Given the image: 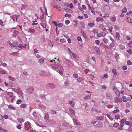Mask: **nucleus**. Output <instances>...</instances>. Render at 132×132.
Masks as SVG:
<instances>
[{
	"mask_svg": "<svg viewBox=\"0 0 132 132\" xmlns=\"http://www.w3.org/2000/svg\"><path fill=\"white\" fill-rule=\"evenodd\" d=\"M126 21L129 23H131V24H132V20L130 18H127L126 19Z\"/></svg>",
	"mask_w": 132,
	"mask_h": 132,
	"instance_id": "1",
	"label": "nucleus"
},
{
	"mask_svg": "<svg viewBox=\"0 0 132 132\" xmlns=\"http://www.w3.org/2000/svg\"><path fill=\"white\" fill-rule=\"evenodd\" d=\"M88 25L89 26L93 27L94 26V24L93 23H89Z\"/></svg>",
	"mask_w": 132,
	"mask_h": 132,
	"instance_id": "2",
	"label": "nucleus"
},
{
	"mask_svg": "<svg viewBox=\"0 0 132 132\" xmlns=\"http://www.w3.org/2000/svg\"><path fill=\"white\" fill-rule=\"evenodd\" d=\"M93 49L95 50L96 51H98L99 50L98 48L97 47V46H93Z\"/></svg>",
	"mask_w": 132,
	"mask_h": 132,
	"instance_id": "3",
	"label": "nucleus"
},
{
	"mask_svg": "<svg viewBox=\"0 0 132 132\" xmlns=\"http://www.w3.org/2000/svg\"><path fill=\"white\" fill-rule=\"evenodd\" d=\"M64 16L65 17L70 18L71 17V15L70 14L66 13L65 14Z\"/></svg>",
	"mask_w": 132,
	"mask_h": 132,
	"instance_id": "4",
	"label": "nucleus"
},
{
	"mask_svg": "<svg viewBox=\"0 0 132 132\" xmlns=\"http://www.w3.org/2000/svg\"><path fill=\"white\" fill-rule=\"evenodd\" d=\"M103 19L102 18H101V17H98V18H97V19H96V21L97 22H98L99 21H100L102 20Z\"/></svg>",
	"mask_w": 132,
	"mask_h": 132,
	"instance_id": "5",
	"label": "nucleus"
},
{
	"mask_svg": "<svg viewBox=\"0 0 132 132\" xmlns=\"http://www.w3.org/2000/svg\"><path fill=\"white\" fill-rule=\"evenodd\" d=\"M116 38H119L120 37V35L119 34L118 32H116Z\"/></svg>",
	"mask_w": 132,
	"mask_h": 132,
	"instance_id": "6",
	"label": "nucleus"
},
{
	"mask_svg": "<svg viewBox=\"0 0 132 132\" xmlns=\"http://www.w3.org/2000/svg\"><path fill=\"white\" fill-rule=\"evenodd\" d=\"M9 44L10 46L11 47H16V46L15 45H14L13 44H12L10 42V43Z\"/></svg>",
	"mask_w": 132,
	"mask_h": 132,
	"instance_id": "7",
	"label": "nucleus"
},
{
	"mask_svg": "<svg viewBox=\"0 0 132 132\" xmlns=\"http://www.w3.org/2000/svg\"><path fill=\"white\" fill-rule=\"evenodd\" d=\"M127 64L128 65H131L132 64V63L130 60H128L127 61Z\"/></svg>",
	"mask_w": 132,
	"mask_h": 132,
	"instance_id": "8",
	"label": "nucleus"
},
{
	"mask_svg": "<svg viewBox=\"0 0 132 132\" xmlns=\"http://www.w3.org/2000/svg\"><path fill=\"white\" fill-rule=\"evenodd\" d=\"M127 11L126 8V7L124 8L122 10L123 13H125Z\"/></svg>",
	"mask_w": 132,
	"mask_h": 132,
	"instance_id": "9",
	"label": "nucleus"
},
{
	"mask_svg": "<svg viewBox=\"0 0 132 132\" xmlns=\"http://www.w3.org/2000/svg\"><path fill=\"white\" fill-rule=\"evenodd\" d=\"M60 42L61 43H64L65 42V40L64 39H60Z\"/></svg>",
	"mask_w": 132,
	"mask_h": 132,
	"instance_id": "10",
	"label": "nucleus"
},
{
	"mask_svg": "<svg viewBox=\"0 0 132 132\" xmlns=\"http://www.w3.org/2000/svg\"><path fill=\"white\" fill-rule=\"evenodd\" d=\"M96 31H97V35L98 37H100L101 36V34L100 33H99L97 32V30H96Z\"/></svg>",
	"mask_w": 132,
	"mask_h": 132,
	"instance_id": "11",
	"label": "nucleus"
},
{
	"mask_svg": "<svg viewBox=\"0 0 132 132\" xmlns=\"http://www.w3.org/2000/svg\"><path fill=\"white\" fill-rule=\"evenodd\" d=\"M39 61L40 63H42L44 62V60L42 59H41L39 60Z\"/></svg>",
	"mask_w": 132,
	"mask_h": 132,
	"instance_id": "12",
	"label": "nucleus"
},
{
	"mask_svg": "<svg viewBox=\"0 0 132 132\" xmlns=\"http://www.w3.org/2000/svg\"><path fill=\"white\" fill-rule=\"evenodd\" d=\"M35 30L33 29H30L29 30V32L34 33L35 32Z\"/></svg>",
	"mask_w": 132,
	"mask_h": 132,
	"instance_id": "13",
	"label": "nucleus"
},
{
	"mask_svg": "<svg viewBox=\"0 0 132 132\" xmlns=\"http://www.w3.org/2000/svg\"><path fill=\"white\" fill-rule=\"evenodd\" d=\"M57 26L59 27H61L63 26V24L62 23H60L58 24Z\"/></svg>",
	"mask_w": 132,
	"mask_h": 132,
	"instance_id": "14",
	"label": "nucleus"
},
{
	"mask_svg": "<svg viewBox=\"0 0 132 132\" xmlns=\"http://www.w3.org/2000/svg\"><path fill=\"white\" fill-rule=\"evenodd\" d=\"M103 41L105 43H107L108 42V40L106 38H104L103 39Z\"/></svg>",
	"mask_w": 132,
	"mask_h": 132,
	"instance_id": "15",
	"label": "nucleus"
},
{
	"mask_svg": "<svg viewBox=\"0 0 132 132\" xmlns=\"http://www.w3.org/2000/svg\"><path fill=\"white\" fill-rule=\"evenodd\" d=\"M111 20L113 22H115L116 20V18L115 17H113L111 18Z\"/></svg>",
	"mask_w": 132,
	"mask_h": 132,
	"instance_id": "16",
	"label": "nucleus"
},
{
	"mask_svg": "<svg viewBox=\"0 0 132 132\" xmlns=\"http://www.w3.org/2000/svg\"><path fill=\"white\" fill-rule=\"evenodd\" d=\"M77 39L78 40L80 41H81L82 40L81 38L79 36H78L77 37Z\"/></svg>",
	"mask_w": 132,
	"mask_h": 132,
	"instance_id": "17",
	"label": "nucleus"
},
{
	"mask_svg": "<svg viewBox=\"0 0 132 132\" xmlns=\"http://www.w3.org/2000/svg\"><path fill=\"white\" fill-rule=\"evenodd\" d=\"M70 22V21L68 20H66L65 21V24L67 25Z\"/></svg>",
	"mask_w": 132,
	"mask_h": 132,
	"instance_id": "18",
	"label": "nucleus"
},
{
	"mask_svg": "<svg viewBox=\"0 0 132 132\" xmlns=\"http://www.w3.org/2000/svg\"><path fill=\"white\" fill-rule=\"evenodd\" d=\"M103 25L102 24H100L99 26V28L100 29H103Z\"/></svg>",
	"mask_w": 132,
	"mask_h": 132,
	"instance_id": "19",
	"label": "nucleus"
},
{
	"mask_svg": "<svg viewBox=\"0 0 132 132\" xmlns=\"http://www.w3.org/2000/svg\"><path fill=\"white\" fill-rule=\"evenodd\" d=\"M44 14H43L42 15L40 16V18L41 20H42V19H43L44 18Z\"/></svg>",
	"mask_w": 132,
	"mask_h": 132,
	"instance_id": "20",
	"label": "nucleus"
},
{
	"mask_svg": "<svg viewBox=\"0 0 132 132\" xmlns=\"http://www.w3.org/2000/svg\"><path fill=\"white\" fill-rule=\"evenodd\" d=\"M127 52L130 54H131V50L130 49H129V50L127 51Z\"/></svg>",
	"mask_w": 132,
	"mask_h": 132,
	"instance_id": "21",
	"label": "nucleus"
},
{
	"mask_svg": "<svg viewBox=\"0 0 132 132\" xmlns=\"http://www.w3.org/2000/svg\"><path fill=\"white\" fill-rule=\"evenodd\" d=\"M129 46L130 47H132V42L129 43L128 44Z\"/></svg>",
	"mask_w": 132,
	"mask_h": 132,
	"instance_id": "22",
	"label": "nucleus"
},
{
	"mask_svg": "<svg viewBox=\"0 0 132 132\" xmlns=\"http://www.w3.org/2000/svg\"><path fill=\"white\" fill-rule=\"evenodd\" d=\"M72 54L73 57L74 58H75L77 56L76 54H75L74 53H72Z\"/></svg>",
	"mask_w": 132,
	"mask_h": 132,
	"instance_id": "23",
	"label": "nucleus"
},
{
	"mask_svg": "<svg viewBox=\"0 0 132 132\" xmlns=\"http://www.w3.org/2000/svg\"><path fill=\"white\" fill-rule=\"evenodd\" d=\"M72 54L73 57L74 58H75L77 56L76 54H75L74 53H72Z\"/></svg>",
	"mask_w": 132,
	"mask_h": 132,
	"instance_id": "24",
	"label": "nucleus"
},
{
	"mask_svg": "<svg viewBox=\"0 0 132 132\" xmlns=\"http://www.w3.org/2000/svg\"><path fill=\"white\" fill-rule=\"evenodd\" d=\"M52 22L56 26H57V23L56 21H52Z\"/></svg>",
	"mask_w": 132,
	"mask_h": 132,
	"instance_id": "25",
	"label": "nucleus"
},
{
	"mask_svg": "<svg viewBox=\"0 0 132 132\" xmlns=\"http://www.w3.org/2000/svg\"><path fill=\"white\" fill-rule=\"evenodd\" d=\"M114 43H112L110 44V45L111 46V48H112V47L114 46Z\"/></svg>",
	"mask_w": 132,
	"mask_h": 132,
	"instance_id": "26",
	"label": "nucleus"
},
{
	"mask_svg": "<svg viewBox=\"0 0 132 132\" xmlns=\"http://www.w3.org/2000/svg\"><path fill=\"white\" fill-rule=\"evenodd\" d=\"M82 8L84 10H85L86 9V8L85 7V5H82Z\"/></svg>",
	"mask_w": 132,
	"mask_h": 132,
	"instance_id": "27",
	"label": "nucleus"
},
{
	"mask_svg": "<svg viewBox=\"0 0 132 132\" xmlns=\"http://www.w3.org/2000/svg\"><path fill=\"white\" fill-rule=\"evenodd\" d=\"M37 51H38V50H37V49H35L34 50V53H36L37 52Z\"/></svg>",
	"mask_w": 132,
	"mask_h": 132,
	"instance_id": "28",
	"label": "nucleus"
},
{
	"mask_svg": "<svg viewBox=\"0 0 132 132\" xmlns=\"http://www.w3.org/2000/svg\"><path fill=\"white\" fill-rule=\"evenodd\" d=\"M78 18L79 19H83V17L82 16H78Z\"/></svg>",
	"mask_w": 132,
	"mask_h": 132,
	"instance_id": "29",
	"label": "nucleus"
},
{
	"mask_svg": "<svg viewBox=\"0 0 132 132\" xmlns=\"http://www.w3.org/2000/svg\"><path fill=\"white\" fill-rule=\"evenodd\" d=\"M95 42L97 44H98L100 42L98 40H95Z\"/></svg>",
	"mask_w": 132,
	"mask_h": 132,
	"instance_id": "30",
	"label": "nucleus"
},
{
	"mask_svg": "<svg viewBox=\"0 0 132 132\" xmlns=\"http://www.w3.org/2000/svg\"><path fill=\"white\" fill-rule=\"evenodd\" d=\"M109 37H110V39L112 41V42H113L114 41V39H112L111 36H109Z\"/></svg>",
	"mask_w": 132,
	"mask_h": 132,
	"instance_id": "31",
	"label": "nucleus"
},
{
	"mask_svg": "<svg viewBox=\"0 0 132 132\" xmlns=\"http://www.w3.org/2000/svg\"><path fill=\"white\" fill-rule=\"evenodd\" d=\"M70 7L71 8H73V6L72 5V4L71 3L69 5Z\"/></svg>",
	"mask_w": 132,
	"mask_h": 132,
	"instance_id": "32",
	"label": "nucleus"
},
{
	"mask_svg": "<svg viewBox=\"0 0 132 132\" xmlns=\"http://www.w3.org/2000/svg\"><path fill=\"white\" fill-rule=\"evenodd\" d=\"M15 53H17V52H14L13 53H11V54L12 55H15Z\"/></svg>",
	"mask_w": 132,
	"mask_h": 132,
	"instance_id": "33",
	"label": "nucleus"
},
{
	"mask_svg": "<svg viewBox=\"0 0 132 132\" xmlns=\"http://www.w3.org/2000/svg\"><path fill=\"white\" fill-rule=\"evenodd\" d=\"M21 46H22L21 44H20L19 43V44H18V47H19V48H20L21 47Z\"/></svg>",
	"mask_w": 132,
	"mask_h": 132,
	"instance_id": "34",
	"label": "nucleus"
},
{
	"mask_svg": "<svg viewBox=\"0 0 132 132\" xmlns=\"http://www.w3.org/2000/svg\"><path fill=\"white\" fill-rule=\"evenodd\" d=\"M127 39V40H129L130 39V37L129 36H127L126 37Z\"/></svg>",
	"mask_w": 132,
	"mask_h": 132,
	"instance_id": "35",
	"label": "nucleus"
},
{
	"mask_svg": "<svg viewBox=\"0 0 132 132\" xmlns=\"http://www.w3.org/2000/svg\"><path fill=\"white\" fill-rule=\"evenodd\" d=\"M38 24V23H32V25H37Z\"/></svg>",
	"mask_w": 132,
	"mask_h": 132,
	"instance_id": "36",
	"label": "nucleus"
},
{
	"mask_svg": "<svg viewBox=\"0 0 132 132\" xmlns=\"http://www.w3.org/2000/svg\"><path fill=\"white\" fill-rule=\"evenodd\" d=\"M75 59L78 60L79 59V57L78 56H76V57L75 58Z\"/></svg>",
	"mask_w": 132,
	"mask_h": 132,
	"instance_id": "37",
	"label": "nucleus"
},
{
	"mask_svg": "<svg viewBox=\"0 0 132 132\" xmlns=\"http://www.w3.org/2000/svg\"><path fill=\"white\" fill-rule=\"evenodd\" d=\"M68 50L70 53H71V54L72 53V52H71V51L69 48H68Z\"/></svg>",
	"mask_w": 132,
	"mask_h": 132,
	"instance_id": "38",
	"label": "nucleus"
},
{
	"mask_svg": "<svg viewBox=\"0 0 132 132\" xmlns=\"http://www.w3.org/2000/svg\"><path fill=\"white\" fill-rule=\"evenodd\" d=\"M0 24L2 26H4L3 25V22L1 21L0 22Z\"/></svg>",
	"mask_w": 132,
	"mask_h": 132,
	"instance_id": "39",
	"label": "nucleus"
},
{
	"mask_svg": "<svg viewBox=\"0 0 132 132\" xmlns=\"http://www.w3.org/2000/svg\"><path fill=\"white\" fill-rule=\"evenodd\" d=\"M84 16H85V18H87L88 17V16L86 14H85Z\"/></svg>",
	"mask_w": 132,
	"mask_h": 132,
	"instance_id": "40",
	"label": "nucleus"
},
{
	"mask_svg": "<svg viewBox=\"0 0 132 132\" xmlns=\"http://www.w3.org/2000/svg\"><path fill=\"white\" fill-rule=\"evenodd\" d=\"M68 43H71V40L70 39H68Z\"/></svg>",
	"mask_w": 132,
	"mask_h": 132,
	"instance_id": "41",
	"label": "nucleus"
},
{
	"mask_svg": "<svg viewBox=\"0 0 132 132\" xmlns=\"http://www.w3.org/2000/svg\"><path fill=\"white\" fill-rule=\"evenodd\" d=\"M102 33L103 34H104V36L106 34V32H102Z\"/></svg>",
	"mask_w": 132,
	"mask_h": 132,
	"instance_id": "42",
	"label": "nucleus"
},
{
	"mask_svg": "<svg viewBox=\"0 0 132 132\" xmlns=\"http://www.w3.org/2000/svg\"><path fill=\"white\" fill-rule=\"evenodd\" d=\"M102 29L104 31H105L106 30V29L105 28H104L103 27V29Z\"/></svg>",
	"mask_w": 132,
	"mask_h": 132,
	"instance_id": "43",
	"label": "nucleus"
},
{
	"mask_svg": "<svg viewBox=\"0 0 132 132\" xmlns=\"http://www.w3.org/2000/svg\"><path fill=\"white\" fill-rule=\"evenodd\" d=\"M97 54L98 55H100V51H98H98H97Z\"/></svg>",
	"mask_w": 132,
	"mask_h": 132,
	"instance_id": "44",
	"label": "nucleus"
},
{
	"mask_svg": "<svg viewBox=\"0 0 132 132\" xmlns=\"http://www.w3.org/2000/svg\"><path fill=\"white\" fill-rule=\"evenodd\" d=\"M21 49L22 48H26V46H21Z\"/></svg>",
	"mask_w": 132,
	"mask_h": 132,
	"instance_id": "45",
	"label": "nucleus"
},
{
	"mask_svg": "<svg viewBox=\"0 0 132 132\" xmlns=\"http://www.w3.org/2000/svg\"><path fill=\"white\" fill-rule=\"evenodd\" d=\"M92 1L94 3H96V0H92Z\"/></svg>",
	"mask_w": 132,
	"mask_h": 132,
	"instance_id": "46",
	"label": "nucleus"
},
{
	"mask_svg": "<svg viewBox=\"0 0 132 132\" xmlns=\"http://www.w3.org/2000/svg\"><path fill=\"white\" fill-rule=\"evenodd\" d=\"M2 65H3V66H6L7 65V64L5 63H3V64Z\"/></svg>",
	"mask_w": 132,
	"mask_h": 132,
	"instance_id": "47",
	"label": "nucleus"
},
{
	"mask_svg": "<svg viewBox=\"0 0 132 132\" xmlns=\"http://www.w3.org/2000/svg\"><path fill=\"white\" fill-rule=\"evenodd\" d=\"M109 46H108L106 45H105V48H109Z\"/></svg>",
	"mask_w": 132,
	"mask_h": 132,
	"instance_id": "48",
	"label": "nucleus"
},
{
	"mask_svg": "<svg viewBox=\"0 0 132 132\" xmlns=\"http://www.w3.org/2000/svg\"><path fill=\"white\" fill-rule=\"evenodd\" d=\"M19 44V43L18 42L17 43L15 44L16 46H17L18 47V46Z\"/></svg>",
	"mask_w": 132,
	"mask_h": 132,
	"instance_id": "49",
	"label": "nucleus"
},
{
	"mask_svg": "<svg viewBox=\"0 0 132 132\" xmlns=\"http://www.w3.org/2000/svg\"><path fill=\"white\" fill-rule=\"evenodd\" d=\"M113 1L114 2H119V0H113Z\"/></svg>",
	"mask_w": 132,
	"mask_h": 132,
	"instance_id": "50",
	"label": "nucleus"
},
{
	"mask_svg": "<svg viewBox=\"0 0 132 132\" xmlns=\"http://www.w3.org/2000/svg\"><path fill=\"white\" fill-rule=\"evenodd\" d=\"M112 28H110L109 29V30L110 31V32H112Z\"/></svg>",
	"mask_w": 132,
	"mask_h": 132,
	"instance_id": "51",
	"label": "nucleus"
},
{
	"mask_svg": "<svg viewBox=\"0 0 132 132\" xmlns=\"http://www.w3.org/2000/svg\"><path fill=\"white\" fill-rule=\"evenodd\" d=\"M5 13L9 15H10L11 14L10 13Z\"/></svg>",
	"mask_w": 132,
	"mask_h": 132,
	"instance_id": "52",
	"label": "nucleus"
},
{
	"mask_svg": "<svg viewBox=\"0 0 132 132\" xmlns=\"http://www.w3.org/2000/svg\"><path fill=\"white\" fill-rule=\"evenodd\" d=\"M91 12L92 13H95V11L93 10H92L91 11Z\"/></svg>",
	"mask_w": 132,
	"mask_h": 132,
	"instance_id": "53",
	"label": "nucleus"
},
{
	"mask_svg": "<svg viewBox=\"0 0 132 132\" xmlns=\"http://www.w3.org/2000/svg\"><path fill=\"white\" fill-rule=\"evenodd\" d=\"M18 26L20 27V29H21V30H22V28H21L22 26H19V25H18Z\"/></svg>",
	"mask_w": 132,
	"mask_h": 132,
	"instance_id": "54",
	"label": "nucleus"
},
{
	"mask_svg": "<svg viewBox=\"0 0 132 132\" xmlns=\"http://www.w3.org/2000/svg\"><path fill=\"white\" fill-rule=\"evenodd\" d=\"M104 1L106 2H109V0H104Z\"/></svg>",
	"mask_w": 132,
	"mask_h": 132,
	"instance_id": "55",
	"label": "nucleus"
},
{
	"mask_svg": "<svg viewBox=\"0 0 132 132\" xmlns=\"http://www.w3.org/2000/svg\"><path fill=\"white\" fill-rule=\"evenodd\" d=\"M118 56V57H119V55L118 54H116V56L117 57V56Z\"/></svg>",
	"mask_w": 132,
	"mask_h": 132,
	"instance_id": "56",
	"label": "nucleus"
},
{
	"mask_svg": "<svg viewBox=\"0 0 132 132\" xmlns=\"http://www.w3.org/2000/svg\"><path fill=\"white\" fill-rule=\"evenodd\" d=\"M58 29V28L57 27H56V32L57 33V29Z\"/></svg>",
	"mask_w": 132,
	"mask_h": 132,
	"instance_id": "57",
	"label": "nucleus"
},
{
	"mask_svg": "<svg viewBox=\"0 0 132 132\" xmlns=\"http://www.w3.org/2000/svg\"><path fill=\"white\" fill-rule=\"evenodd\" d=\"M124 15H120V16H121V17H122Z\"/></svg>",
	"mask_w": 132,
	"mask_h": 132,
	"instance_id": "58",
	"label": "nucleus"
},
{
	"mask_svg": "<svg viewBox=\"0 0 132 132\" xmlns=\"http://www.w3.org/2000/svg\"><path fill=\"white\" fill-rule=\"evenodd\" d=\"M19 16V15H18V16H17L16 18V20H17V18H18V17Z\"/></svg>",
	"mask_w": 132,
	"mask_h": 132,
	"instance_id": "59",
	"label": "nucleus"
},
{
	"mask_svg": "<svg viewBox=\"0 0 132 132\" xmlns=\"http://www.w3.org/2000/svg\"><path fill=\"white\" fill-rule=\"evenodd\" d=\"M45 14L47 15V11H46V12H45Z\"/></svg>",
	"mask_w": 132,
	"mask_h": 132,
	"instance_id": "60",
	"label": "nucleus"
},
{
	"mask_svg": "<svg viewBox=\"0 0 132 132\" xmlns=\"http://www.w3.org/2000/svg\"><path fill=\"white\" fill-rule=\"evenodd\" d=\"M35 16H37V18H38V17L37 16V14H35Z\"/></svg>",
	"mask_w": 132,
	"mask_h": 132,
	"instance_id": "61",
	"label": "nucleus"
},
{
	"mask_svg": "<svg viewBox=\"0 0 132 132\" xmlns=\"http://www.w3.org/2000/svg\"><path fill=\"white\" fill-rule=\"evenodd\" d=\"M14 32L15 33H16V32H18V31H17L16 30H14Z\"/></svg>",
	"mask_w": 132,
	"mask_h": 132,
	"instance_id": "62",
	"label": "nucleus"
},
{
	"mask_svg": "<svg viewBox=\"0 0 132 132\" xmlns=\"http://www.w3.org/2000/svg\"><path fill=\"white\" fill-rule=\"evenodd\" d=\"M45 30L46 31H48V29H45Z\"/></svg>",
	"mask_w": 132,
	"mask_h": 132,
	"instance_id": "63",
	"label": "nucleus"
},
{
	"mask_svg": "<svg viewBox=\"0 0 132 132\" xmlns=\"http://www.w3.org/2000/svg\"><path fill=\"white\" fill-rule=\"evenodd\" d=\"M107 63L108 64H110V61H108V62Z\"/></svg>",
	"mask_w": 132,
	"mask_h": 132,
	"instance_id": "64",
	"label": "nucleus"
}]
</instances>
